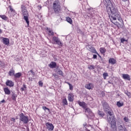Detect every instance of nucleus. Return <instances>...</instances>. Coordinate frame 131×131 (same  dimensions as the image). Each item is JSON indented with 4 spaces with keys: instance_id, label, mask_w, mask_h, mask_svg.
Returning a JSON list of instances; mask_svg holds the SVG:
<instances>
[{
    "instance_id": "f257e3e1",
    "label": "nucleus",
    "mask_w": 131,
    "mask_h": 131,
    "mask_svg": "<svg viewBox=\"0 0 131 131\" xmlns=\"http://www.w3.org/2000/svg\"><path fill=\"white\" fill-rule=\"evenodd\" d=\"M102 105L104 112L107 113L108 115L107 116V122H108L111 127V131H117V126L116 125V118L113 115V111L111 110V107L106 101H102Z\"/></svg>"
},
{
    "instance_id": "f03ea898",
    "label": "nucleus",
    "mask_w": 131,
    "mask_h": 131,
    "mask_svg": "<svg viewBox=\"0 0 131 131\" xmlns=\"http://www.w3.org/2000/svg\"><path fill=\"white\" fill-rule=\"evenodd\" d=\"M108 16L111 22L118 27H122L123 26V20L120 17L118 9L117 10V11L112 12V13L108 14Z\"/></svg>"
},
{
    "instance_id": "7ed1b4c3",
    "label": "nucleus",
    "mask_w": 131,
    "mask_h": 131,
    "mask_svg": "<svg viewBox=\"0 0 131 131\" xmlns=\"http://www.w3.org/2000/svg\"><path fill=\"white\" fill-rule=\"evenodd\" d=\"M103 3L104 6L106 7V10L108 15L114 12H116L117 10H118L116 8L115 4L112 3L111 0H103Z\"/></svg>"
},
{
    "instance_id": "20e7f679",
    "label": "nucleus",
    "mask_w": 131,
    "mask_h": 131,
    "mask_svg": "<svg viewBox=\"0 0 131 131\" xmlns=\"http://www.w3.org/2000/svg\"><path fill=\"white\" fill-rule=\"evenodd\" d=\"M21 13L23 16H24V19L26 20V22L28 25V27H29V20L28 19V17H29V14H28V11L26 9V7L24 5L21 6Z\"/></svg>"
},
{
    "instance_id": "39448f33",
    "label": "nucleus",
    "mask_w": 131,
    "mask_h": 131,
    "mask_svg": "<svg viewBox=\"0 0 131 131\" xmlns=\"http://www.w3.org/2000/svg\"><path fill=\"white\" fill-rule=\"evenodd\" d=\"M53 9L55 14H59L61 12V6L59 0H55L53 4Z\"/></svg>"
},
{
    "instance_id": "423d86ee",
    "label": "nucleus",
    "mask_w": 131,
    "mask_h": 131,
    "mask_svg": "<svg viewBox=\"0 0 131 131\" xmlns=\"http://www.w3.org/2000/svg\"><path fill=\"white\" fill-rule=\"evenodd\" d=\"M19 122H23L24 124H27L29 122L28 116H26L24 114L21 113L19 115Z\"/></svg>"
},
{
    "instance_id": "0eeeda50",
    "label": "nucleus",
    "mask_w": 131,
    "mask_h": 131,
    "mask_svg": "<svg viewBox=\"0 0 131 131\" xmlns=\"http://www.w3.org/2000/svg\"><path fill=\"white\" fill-rule=\"evenodd\" d=\"M52 40H53V41H55L56 45H58V46H60L61 47L63 46V43H62V42H61V41L60 40V39L57 37H56V36L53 37Z\"/></svg>"
},
{
    "instance_id": "6e6552de",
    "label": "nucleus",
    "mask_w": 131,
    "mask_h": 131,
    "mask_svg": "<svg viewBox=\"0 0 131 131\" xmlns=\"http://www.w3.org/2000/svg\"><path fill=\"white\" fill-rule=\"evenodd\" d=\"M52 40H53V41H55L56 45H58V46H60L61 47L63 46V43H62V42H61V41L60 40V39L57 37H56V36L53 37Z\"/></svg>"
},
{
    "instance_id": "1a4fd4ad",
    "label": "nucleus",
    "mask_w": 131,
    "mask_h": 131,
    "mask_svg": "<svg viewBox=\"0 0 131 131\" xmlns=\"http://www.w3.org/2000/svg\"><path fill=\"white\" fill-rule=\"evenodd\" d=\"M46 128L48 129V130H54V125H53L52 123H50V122H47L46 124Z\"/></svg>"
},
{
    "instance_id": "9d476101",
    "label": "nucleus",
    "mask_w": 131,
    "mask_h": 131,
    "mask_svg": "<svg viewBox=\"0 0 131 131\" xmlns=\"http://www.w3.org/2000/svg\"><path fill=\"white\" fill-rule=\"evenodd\" d=\"M122 77L125 80H130V76L127 74H122Z\"/></svg>"
},
{
    "instance_id": "9b49d317",
    "label": "nucleus",
    "mask_w": 131,
    "mask_h": 131,
    "mask_svg": "<svg viewBox=\"0 0 131 131\" xmlns=\"http://www.w3.org/2000/svg\"><path fill=\"white\" fill-rule=\"evenodd\" d=\"M6 84L7 85V86H10V88L14 86V83L12 80H8L6 82Z\"/></svg>"
},
{
    "instance_id": "f8f14e48",
    "label": "nucleus",
    "mask_w": 131,
    "mask_h": 131,
    "mask_svg": "<svg viewBox=\"0 0 131 131\" xmlns=\"http://www.w3.org/2000/svg\"><path fill=\"white\" fill-rule=\"evenodd\" d=\"M50 68L52 69H54V68H56L57 67V63L55 61H52L50 64H49Z\"/></svg>"
},
{
    "instance_id": "ddd939ff",
    "label": "nucleus",
    "mask_w": 131,
    "mask_h": 131,
    "mask_svg": "<svg viewBox=\"0 0 131 131\" xmlns=\"http://www.w3.org/2000/svg\"><path fill=\"white\" fill-rule=\"evenodd\" d=\"M78 104H79V106L82 107L83 109H85V108L86 107V104L85 103V102L78 101Z\"/></svg>"
},
{
    "instance_id": "4468645a",
    "label": "nucleus",
    "mask_w": 131,
    "mask_h": 131,
    "mask_svg": "<svg viewBox=\"0 0 131 131\" xmlns=\"http://www.w3.org/2000/svg\"><path fill=\"white\" fill-rule=\"evenodd\" d=\"M88 47L89 48V51L91 52V53H94V54H98V52H97V50H96V49L94 47H92V46L89 45Z\"/></svg>"
},
{
    "instance_id": "2eb2a0df",
    "label": "nucleus",
    "mask_w": 131,
    "mask_h": 131,
    "mask_svg": "<svg viewBox=\"0 0 131 131\" xmlns=\"http://www.w3.org/2000/svg\"><path fill=\"white\" fill-rule=\"evenodd\" d=\"M34 75H35V73H34L32 70L28 72L27 76H28V77H30L31 76V77H34Z\"/></svg>"
},
{
    "instance_id": "dca6fc26",
    "label": "nucleus",
    "mask_w": 131,
    "mask_h": 131,
    "mask_svg": "<svg viewBox=\"0 0 131 131\" xmlns=\"http://www.w3.org/2000/svg\"><path fill=\"white\" fill-rule=\"evenodd\" d=\"M3 42L4 45H9L10 43V39L8 38H3Z\"/></svg>"
},
{
    "instance_id": "f3484780",
    "label": "nucleus",
    "mask_w": 131,
    "mask_h": 131,
    "mask_svg": "<svg viewBox=\"0 0 131 131\" xmlns=\"http://www.w3.org/2000/svg\"><path fill=\"white\" fill-rule=\"evenodd\" d=\"M4 91L5 92V95H11V91L8 88H4Z\"/></svg>"
},
{
    "instance_id": "a211bd4d",
    "label": "nucleus",
    "mask_w": 131,
    "mask_h": 131,
    "mask_svg": "<svg viewBox=\"0 0 131 131\" xmlns=\"http://www.w3.org/2000/svg\"><path fill=\"white\" fill-rule=\"evenodd\" d=\"M118 129L119 131H127V129L125 127L122 126V125H120L118 127Z\"/></svg>"
},
{
    "instance_id": "6ab92c4d",
    "label": "nucleus",
    "mask_w": 131,
    "mask_h": 131,
    "mask_svg": "<svg viewBox=\"0 0 131 131\" xmlns=\"http://www.w3.org/2000/svg\"><path fill=\"white\" fill-rule=\"evenodd\" d=\"M94 86V85L92 83H89L85 85V88L88 90H92V88Z\"/></svg>"
},
{
    "instance_id": "aec40b11",
    "label": "nucleus",
    "mask_w": 131,
    "mask_h": 131,
    "mask_svg": "<svg viewBox=\"0 0 131 131\" xmlns=\"http://www.w3.org/2000/svg\"><path fill=\"white\" fill-rule=\"evenodd\" d=\"M68 100L70 102H73L74 98H73V94H69L68 96Z\"/></svg>"
},
{
    "instance_id": "412c9836",
    "label": "nucleus",
    "mask_w": 131,
    "mask_h": 131,
    "mask_svg": "<svg viewBox=\"0 0 131 131\" xmlns=\"http://www.w3.org/2000/svg\"><path fill=\"white\" fill-rule=\"evenodd\" d=\"M8 74L10 76H15V71L13 69H10V71L8 73Z\"/></svg>"
},
{
    "instance_id": "4be33fe9",
    "label": "nucleus",
    "mask_w": 131,
    "mask_h": 131,
    "mask_svg": "<svg viewBox=\"0 0 131 131\" xmlns=\"http://www.w3.org/2000/svg\"><path fill=\"white\" fill-rule=\"evenodd\" d=\"M108 62L110 64H112V65H114V64L116 63V60L114 58H110L108 60Z\"/></svg>"
},
{
    "instance_id": "5701e85b",
    "label": "nucleus",
    "mask_w": 131,
    "mask_h": 131,
    "mask_svg": "<svg viewBox=\"0 0 131 131\" xmlns=\"http://www.w3.org/2000/svg\"><path fill=\"white\" fill-rule=\"evenodd\" d=\"M17 98V94H15V93L12 92L11 94V99L13 101H16V99Z\"/></svg>"
},
{
    "instance_id": "b1692460",
    "label": "nucleus",
    "mask_w": 131,
    "mask_h": 131,
    "mask_svg": "<svg viewBox=\"0 0 131 131\" xmlns=\"http://www.w3.org/2000/svg\"><path fill=\"white\" fill-rule=\"evenodd\" d=\"M85 110V112L88 113L89 114H93V112H92V110L90 109L89 107H85L84 108Z\"/></svg>"
},
{
    "instance_id": "393cba45",
    "label": "nucleus",
    "mask_w": 131,
    "mask_h": 131,
    "mask_svg": "<svg viewBox=\"0 0 131 131\" xmlns=\"http://www.w3.org/2000/svg\"><path fill=\"white\" fill-rule=\"evenodd\" d=\"M27 90V87L26 86V85L25 84H23V86L20 88V91L21 92H24Z\"/></svg>"
},
{
    "instance_id": "a878e982",
    "label": "nucleus",
    "mask_w": 131,
    "mask_h": 131,
    "mask_svg": "<svg viewBox=\"0 0 131 131\" xmlns=\"http://www.w3.org/2000/svg\"><path fill=\"white\" fill-rule=\"evenodd\" d=\"M98 114L100 117H104V116H105V114L102 111H98Z\"/></svg>"
},
{
    "instance_id": "bb28decb",
    "label": "nucleus",
    "mask_w": 131,
    "mask_h": 131,
    "mask_svg": "<svg viewBox=\"0 0 131 131\" xmlns=\"http://www.w3.org/2000/svg\"><path fill=\"white\" fill-rule=\"evenodd\" d=\"M22 74L21 73H17L16 74H15L14 77H15L16 78H20Z\"/></svg>"
},
{
    "instance_id": "cd10ccee",
    "label": "nucleus",
    "mask_w": 131,
    "mask_h": 131,
    "mask_svg": "<svg viewBox=\"0 0 131 131\" xmlns=\"http://www.w3.org/2000/svg\"><path fill=\"white\" fill-rule=\"evenodd\" d=\"M99 51L102 54H105L106 53V49L104 48H100Z\"/></svg>"
},
{
    "instance_id": "c85d7f7f",
    "label": "nucleus",
    "mask_w": 131,
    "mask_h": 131,
    "mask_svg": "<svg viewBox=\"0 0 131 131\" xmlns=\"http://www.w3.org/2000/svg\"><path fill=\"white\" fill-rule=\"evenodd\" d=\"M66 20H67V22H68V23H70V24H72L73 21H72V19H71V18H70L69 17H67Z\"/></svg>"
},
{
    "instance_id": "c756f323",
    "label": "nucleus",
    "mask_w": 131,
    "mask_h": 131,
    "mask_svg": "<svg viewBox=\"0 0 131 131\" xmlns=\"http://www.w3.org/2000/svg\"><path fill=\"white\" fill-rule=\"evenodd\" d=\"M0 18H2L3 20H5V21H7V20H8V17L5 15H0Z\"/></svg>"
},
{
    "instance_id": "7c9ffc66",
    "label": "nucleus",
    "mask_w": 131,
    "mask_h": 131,
    "mask_svg": "<svg viewBox=\"0 0 131 131\" xmlns=\"http://www.w3.org/2000/svg\"><path fill=\"white\" fill-rule=\"evenodd\" d=\"M124 93H125V95H126L128 98H131V93L130 92H129L127 91H125Z\"/></svg>"
},
{
    "instance_id": "2f4dec72",
    "label": "nucleus",
    "mask_w": 131,
    "mask_h": 131,
    "mask_svg": "<svg viewBox=\"0 0 131 131\" xmlns=\"http://www.w3.org/2000/svg\"><path fill=\"white\" fill-rule=\"evenodd\" d=\"M117 106H118V107H122V106H123V102L118 101L117 102Z\"/></svg>"
},
{
    "instance_id": "473e14b6",
    "label": "nucleus",
    "mask_w": 131,
    "mask_h": 131,
    "mask_svg": "<svg viewBox=\"0 0 131 131\" xmlns=\"http://www.w3.org/2000/svg\"><path fill=\"white\" fill-rule=\"evenodd\" d=\"M47 30L49 32V35H54V32L52 30H50L49 28H47Z\"/></svg>"
},
{
    "instance_id": "72a5a7b5",
    "label": "nucleus",
    "mask_w": 131,
    "mask_h": 131,
    "mask_svg": "<svg viewBox=\"0 0 131 131\" xmlns=\"http://www.w3.org/2000/svg\"><path fill=\"white\" fill-rule=\"evenodd\" d=\"M57 73H58V74H59V75H61V76H63V72L62 71H61V70H60V69H58L57 70Z\"/></svg>"
},
{
    "instance_id": "f704fd0d",
    "label": "nucleus",
    "mask_w": 131,
    "mask_h": 131,
    "mask_svg": "<svg viewBox=\"0 0 131 131\" xmlns=\"http://www.w3.org/2000/svg\"><path fill=\"white\" fill-rule=\"evenodd\" d=\"M62 103L63 105H68V103L67 102V99H66V98L62 100Z\"/></svg>"
},
{
    "instance_id": "c9c22d12",
    "label": "nucleus",
    "mask_w": 131,
    "mask_h": 131,
    "mask_svg": "<svg viewBox=\"0 0 131 131\" xmlns=\"http://www.w3.org/2000/svg\"><path fill=\"white\" fill-rule=\"evenodd\" d=\"M88 69L90 70H93L95 69V66L91 65L88 67Z\"/></svg>"
},
{
    "instance_id": "e433bc0d",
    "label": "nucleus",
    "mask_w": 131,
    "mask_h": 131,
    "mask_svg": "<svg viewBox=\"0 0 131 131\" xmlns=\"http://www.w3.org/2000/svg\"><path fill=\"white\" fill-rule=\"evenodd\" d=\"M103 76L104 79H106L107 76H108V73H104L103 74Z\"/></svg>"
},
{
    "instance_id": "4c0bfd02",
    "label": "nucleus",
    "mask_w": 131,
    "mask_h": 131,
    "mask_svg": "<svg viewBox=\"0 0 131 131\" xmlns=\"http://www.w3.org/2000/svg\"><path fill=\"white\" fill-rule=\"evenodd\" d=\"M68 84L69 85L70 90L71 91H72V90H73V86H72V85L70 83H68Z\"/></svg>"
},
{
    "instance_id": "58836bf2",
    "label": "nucleus",
    "mask_w": 131,
    "mask_h": 131,
    "mask_svg": "<svg viewBox=\"0 0 131 131\" xmlns=\"http://www.w3.org/2000/svg\"><path fill=\"white\" fill-rule=\"evenodd\" d=\"M42 108L43 110H45V111H46V110H48V112H50V110L49 109V108L47 107L46 106H42Z\"/></svg>"
},
{
    "instance_id": "ea45409f",
    "label": "nucleus",
    "mask_w": 131,
    "mask_h": 131,
    "mask_svg": "<svg viewBox=\"0 0 131 131\" xmlns=\"http://www.w3.org/2000/svg\"><path fill=\"white\" fill-rule=\"evenodd\" d=\"M123 120H124V121H125V122H128V121H129V120L128 119V118L125 117L123 118Z\"/></svg>"
},
{
    "instance_id": "a19ab883",
    "label": "nucleus",
    "mask_w": 131,
    "mask_h": 131,
    "mask_svg": "<svg viewBox=\"0 0 131 131\" xmlns=\"http://www.w3.org/2000/svg\"><path fill=\"white\" fill-rule=\"evenodd\" d=\"M100 62L103 63V64H105L106 63V61L103 59V58H100Z\"/></svg>"
},
{
    "instance_id": "79ce46f5",
    "label": "nucleus",
    "mask_w": 131,
    "mask_h": 131,
    "mask_svg": "<svg viewBox=\"0 0 131 131\" xmlns=\"http://www.w3.org/2000/svg\"><path fill=\"white\" fill-rule=\"evenodd\" d=\"M38 83L40 86H42V85H43V83H42V82H41V81H39L38 82Z\"/></svg>"
},
{
    "instance_id": "37998d69",
    "label": "nucleus",
    "mask_w": 131,
    "mask_h": 131,
    "mask_svg": "<svg viewBox=\"0 0 131 131\" xmlns=\"http://www.w3.org/2000/svg\"><path fill=\"white\" fill-rule=\"evenodd\" d=\"M124 41H126V40H125V39L123 38L121 39V42L123 43V42H124Z\"/></svg>"
},
{
    "instance_id": "c03bdc74",
    "label": "nucleus",
    "mask_w": 131,
    "mask_h": 131,
    "mask_svg": "<svg viewBox=\"0 0 131 131\" xmlns=\"http://www.w3.org/2000/svg\"><path fill=\"white\" fill-rule=\"evenodd\" d=\"M97 55H96V54H94L93 55V59H97Z\"/></svg>"
},
{
    "instance_id": "a18cd8bd",
    "label": "nucleus",
    "mask_w": 131,
    "mask_h": 131,
    "mask_svg": "<svg viewBox=\"0 0 131 131\" xmlns=\"http://www.w3.org/2000/svg\"><path fill=\"white\" fill-rule=\"evenodd\" d=\"M11 121H13V122H15V119L14 118H12Z\"/></svg>"
},
{
    "instance_id": "49530a36",
    "label": "nucleus",
    "mask_w": 131,
    "mask_h": 131,
    "mask_svg": "<svg viewBox=\"0 0 131 131\" xmlns=\"http://www.w3.org/2000/svg\"><path fill=\"white\" fill-rule=\"evenodd\" d=\"M108 83H110V84H113V82L110 81H108Z\"/></svg>"
},
{
    "instance_id": "de8ad7c7",
    "label": "nucleus",
    "mask_w": 131,
    "mask_h": 131,
    "mask_svg": "<svg viewBox=\"0 0 131 131\" xmlns=\"http://www.w3.org/2000/svg\"><path fill=\"white\" fill-rule=\"evenodd\" d=\"M97 55L99 56V57L100 59H102V56H101L100 55H99L98 53L97 54Z\"/></svg>"
},
{
    "instance_id": "09e8293b",
    "label": "nucleus",
    "mask_w": 131,
    "mask_h": 131,
    "mask_svg": "<svg viewBox=\"0 0 131 131\" xmlns=\"http://www.w3.org/2000/svg\"><path fill=\"white\" fill-rule=\"evenodd\" d=\"M29 80H32V78H31L30 77H29Z\"/></svg>"
},
{
    "instance_id": "8fccbe9b",
    "label": "nucleus",
    "mask_w": 131,
    "mask_h": 131,
    "mask_svg": "<svg viewBox=\"0 0 131 131\" xmlns=\"http://www.w3.org/2000/svg\"><path fill=\"white\" fill-rule=\"evenodd\" d=\"M4 102H5L4 99H3L2 101H1V103H4Z\"/></svg>"
},
{
    "instance_id": "3c124183",
    "label": "nucleus",
    "mask_w": 131,
    "mask_h": 131,
    "mask_svg": "<svg viewBox=\"0 0 131 131\" xmlns=\"http://www.w3.org/2000/svg\"><path fill=\"white\" fill-rule=\"evenodd\" d=\"M10 11H11V12H13V11H14V9H13V8H10Z\"/></svg>"
},
{
    "instance_id": "603ef678",
    "label": "nucleus",
    "mask_w": 131,
    "mask_h": 131,
    "mask_svg": "<svg viewBox=\"0 0 131 131\" xmlns=\"http://www.w3.org/2000/svg\"><path fill=\"white\" fill-rule=\"evenodd\" d=\"M122 2H127V1H128V0H122Z\"/></svg>"
},
{
    "instance_id": "864d4df0",
    "label": "nucleus",
    "mask_w": 131,
    "mask_h": 131,
    "mask_svg": "<svg viewBox=\"0 0 131 131\" xmlns=\"http://www.w3.org/2000/svg\"><path fill=\"white\" fill-rule=\"evenodd\" d=\"M83 126H86V123L84 124H83Z\"/></svg>"
},
{
    "instance_id": "5fc2aeb1",
    "label": "nucleus",
    "mask_w": 131,
    "mask_h": 131,
    "mask_svg": "<svg viewBox=\"0 0 131 131\" xmlns=\"http://www.w3.org/2000/svg\"><path fill=\"white\" fill-rule=\"evenodd\" d=\"M2 29H0V33H2Z\"/></svg>"
},
{
    "instance_id": "6e6d98bb",
    "label": "nucleus",
    "mask_w": 131,
    "mask_h": 131,
    "mask_svg": "<svg viewBox=\"0 0 131 131\" xmlns=\"http://www.w3.org/2000/svg\"><path fill=\"white\" fill-rule=\"evenodd\" d=\"M2 61H0V65H2Z\"/></svg>"
},
{
    "instance_id": "4d7b16f0",
    "label": "nucleus",
    "mask_w": 131,
    "mask_h": 131,
    "mask_svg": "<svg viewBox=\"0 0 131 131\" xmlns=\"http://www.w3.org/2000/svg\"><path fill=\"white\" fill-rule=\"evenodd\" d=\"M117 96H118V97H119V96H120V95L119 94H118Z\"/></svg>"
},
{
    "instance_id": "13d9d810",
    "label": "nucleus",
    "mask_w": 131,
    "mask_h": 131,
    "mask_svg": "<svg viewBox=\"0 0 131 131\" xmlns=\"http://www.w3.org/2000/svg\"><path fill=\"white\" fill-rule=\"evenodd\" d=\"M39 7H40V9H41V6H39Z\"/></svg>"
},
{
    "instance_id": "bf43d9fd",
    "label": "nucleus",
    "mask_w": 131,
    "mask_h": 131,
    "mask_svg": "<svg viewBox=\"0 0 131 131\" xmlns=\"http://www.w3.org/2000/svg\"><path fill=\"white\" fill-rule=\"evenodd\" d=\"M86 117H89V116H88V115H86Z\"/></svg>"
},
{
    "instance_id": "052dcab7",
    "label": "nucleus",
    "mask_w": 131,
    "mask_h": 131,
    "mask_svg": "<svg viewBox=\"0 0 131 131\" xmlns=\"http://www.w3.org/2000/svg\"><path fill=\"white\" fill-rule=\"evenodd\" d=\"M57 75H55L54 76H56Z\"/></svg>"
},
{
    "instance_id": "680f3d73",
    "label": "nucleus",
    "mask_w": 131,
    "mask_h": 131,
    "mask_svg": "<svg viewBox=\"0 0 131 131\" xmlns=\"http://www.w3.org/2000/svg\"><path fill=\"white\" fill-rule=\"evenodd\" d=\"M79 31H80V30H79Z\"/></svg>"
},
{
    "instance_id": "e2e57ef3",
    "label": "nucleus",
    "mask_w": 131,
    "mask_h": 131,
    "mask_svg": "<svg viewBox=\"0 0 131 131\" xmlns=\"http://www.w3.org/2000/svg\"><path fill=\"white\" fill-rule=\"evenodd\" d=\"M88 131H90V130H89Z\"/></svg>"
}]
</instances>
